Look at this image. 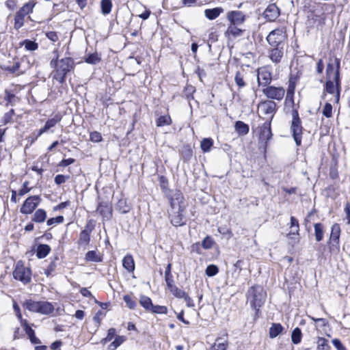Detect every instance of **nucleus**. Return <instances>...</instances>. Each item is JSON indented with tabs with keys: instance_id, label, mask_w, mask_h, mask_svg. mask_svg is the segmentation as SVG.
<instances>
[{
	"instance_id": "55",
	"label": "nucleus",
	"mask_w": 350,
	"mask_h": 350,
	"mask_svg": "<svg viewBox=\"0 0 350 350\" xmlns=\"http://www.w3.org/2000/svg\"><path fill=\"white\" fill-rule=\"evenodd\" d=\"M126 338L124 336H118L115 338V340L109 345L110 350H115L120 347Z\"/></svg>"
},
{
	"instance_id": "17",
	"label": "nucleus",
	"mask_w": 350,
	"mask_h": 350,
	"mask_svg": "<svg viewBox=\"0 0 350 350\" xmlns=\"http://www.w3.org/2000/svg\"><path fill=\"white\" fill-rule=\"evenodd\" d=\"M96 224V221L93 219L87 220L84 228L80 232L79 235L77 242L79 247H86L90 245L92 232L94 230Z\"/></svg>"
},
{
	"instance_id": "37",
	"label": "nucleus",
	"mask_w": 350,
	"mask_h": 350,
	"mask_svg": "<svg viewBox=\"0 0 350 350\" xmlns=\"http://www.w3.org/2000/svg\"><path fill=\"white\" fill-rule=\"evenodd\" d=\"M284 327L280 323H273L269 329V336L270 338H275L278 335L283 334Z\"/></svg>"
},
{
	"instance_id": "62",
	"label": "nucleus",
	"mask_w": 350,
	"mask_h": 350,
	"mask_svg": "<svg viewBox=\"0 0 350 350\" xmlns=\"http://www.w3.org/2000/svg\"><path fill=\"white\" fill-rule=\"evenodd\" d=\"M47 226L62 224L64 221V217L62 215H58L55 217H51L46 220Z\"/></svg>"
},
{
	"instance_id": "34",
	"label": "nucleus",
	"mask_w": 350,
	"mask_h": 350,
	"mask_svg": "<svg viewBox=\"0 0 350 350\" xmlns=\"http://www.w3.org/2000/svg\"><path fill=\"white\" fill-rule=\"evenodd\" d=\"M308 317L314 322V328L317 331H323L326 327L329 326V321L325 318H315L308 315Z\"/></svg>"
},
{
	"instance_id": "48",
	"label": "nucleus",
	"mask_w": 350,
	"mask_h": 350,
	"mask_svg": "<svg viewBox=\"0 0 350 350\" xmlns=\"http://www.w3.org/2000/svg\"><path fill=\"white\" fill-rule=\"evenodd\" d=\"M44 133L42 129L40 128L38 130L33 131L29 136L26 137L27 145L29 146H32L38 139Z\"/></svg>"
},
{
	"instance_id": "18",
	"label": "nucleus",
	"mask_w": 350,
	"mask_h": 350,
	"mask_svg": "<svg viewBox=\"0 0 350 350\" xmlns=\"http://www.w3.org/2000/svg\"><path fill=\"white\" fill-rule=\"evenodd\" d=\"M261 92L267 100L280 102L284 99L286 90L282 86L270 85L262 89Z\"/></svg>"
},
{
	"instance_id": "9",
	"label": "nucleus",
	"mask_w": 350,
	"mask_h": 350,
	"mask_svg": "<svg viewBox=\"0 0 350 350\" xmlns=\"http://www.w3.org/2000/svg\"><path fill=\"white\" fill-rule=\"evenodd\" d=\"M113 197L98 196V204L96 208L97 213L101 217L102 221H109L113 217Z\"/></svg>"
},
{
	"instance_id": "14",
	"label": "nucleus",
	"mask_w": 350,
	"mask_h": 350,
	"mask_svg": "<svg viewBox=\"0 0 350 350\" xmlns=\"http://www.w3.org/2000/svg\"><path fill=\"white\" fill-rule=\"evenodd\" d=\"M341 228L339 224L334 223L331 226L329 239L327 241V245L330 254H338L340 252V239Z\"/></svg>"
},
{
	"instance_id": "42",
	"label": "nucleus",
	"mask_w": 350,
	"mask_h": 350,
	"mask_svg": "<svg viewBox=\"0 0 350 350\" xmlns=\"http://www.w3.org/2000/svg\"><path fill=\"white\" fill-rule=\"evenodd\" d=\"M59 260L58 256H55L53 258H51V261L47 266V267L44 269V274L47 277H50L53 275L54 272L57 268V261Z\"/></svg>"
},
{
	"instance_id": "41",
	"label": "nucleus",
	"mask_w": 350,
	"mask_h": 350,
	"mask_svg": "<svg viewBox=\"0 0 350 350\" xmlns=\"http://www.w3.org/2000/svg\"><path fill=\"white\" fill-rule=\"evenodd\" d=\"M172 262H169L165 267L164 278L165 281L166 282L167 287L170 286L174 284V276L172 273Z\"/></svg>"
},
{
	"instance_id": "45",
	"label": "nucleus",
	"mask_w": 350,
	"mask_h": 350,
	"mask_svg": "<svg viewBox=\"0 0 350 350\" xmlns=\"http://www.w3.org/2000/svg\"><path fill=\"white\" fill-rule=\"evenodd\" d=\"M85 260L87 261H92L96 262H100L103 261V255L100 253H97L94 250L88 251L85 254Z\"/></svg>"
},
{
	"instance_id": "52",
	"label": "nucleus",
	"mask_w": 350,
	"mask_h": 350,
	"mask_svg": "<svg viewBox=\"0 0 350 350\" xmlns=\"http://www.w3.org/2000/svg\"><path fill=\"white\" fill-rule=\"evenodd\" d=\"M113 4L111 0H101L100 8L101 12L104 15L109 14L111 12Z\"/></svg>"
},
{
	"instance_id": "15",
	"label": "nucleus",
	"mask_w": 350,
	"mask_h": 350,
	"mask_svg": "<svg viewBox=\"0 0 350 350\" xmlns=\"http://www.w3.org/2000/svg\"><path fill=\"white\" fill-rule=\"evenodd\" d=\"M271 122H270V120H266L256 129L258 142L262 144L265 151L267 150L269 142L273 137Z\"/></svg>"
},
{
	"instance_id": "38",
	"label": "nucleus",
	"mask_w": 350,
	"mask_h": 350,
	"mask_svg": "<svg viewBox=\"0 0 350 350\" xmlns=\"http://www.w3.org/2000/svg\"><path fill=\"white\" fill-rule=\"evenodd\" d=\"M234 130L240 136L248 134L250 131L249 125L243 121L238 120L234 123Z\"/></svg>"
},
{
	"instance_id": "60",
	"label": "nucleus",
	"mask_w": 350,
	"mask_h": 350,
	"mask_svg": "<svg viewBox=\"0 0 350 350\" xmlns=\"http://www.w3.org/2000/svg\"><path fill=\"white\" fill-rule=\"evenodd\" d=\"M150 312L157 314H167L168 309L165 306L154 305Z\"/></svg>"
},
{
	"instance_id": "44",
	"label": "nucleus",
	"mask_w": 350,
	"mask_h": 350,
	"mask_svg": "<svg viewBox=\"0 0 350 350\" xmlns=\"http://www.w3.org/2000/svg\"><path fill=\"white\" fill-rule=\"evenodd\" d=\"M196 91V89L193 85L187 83L183 89V96L189 102L194 98L193 94Z\"/></svg>"
},
{
	"instance_id": "49",
	"label": "nucleus",
	"mask_w": 350,
	"mask_h": 350,
	"mask_svg": "<svg viewBox=\"0 0 350 350\" xmlns=\"http://www.w3.org/2000/svg\"><path fill=\"white\" fill-rule=\"evenodd\" d=\"M303 334L301 329L297 327L291 332V341L294 345H298L301 342Z\"/></svg>"
},
{
	"instance_id": "29",
	"label": "nucleus",
	"mask_w": 350,
	"mask_h": 350,
	"mask_svg": "<svg viewBox=\"0 0 350 350\" xmlns=\"http://www.w3.org/2000/svg\"><path fill=\"white\" fill-rule=\"evenodd\" d=\"M180 158L184 163H189L193 156V151L190 144H184L179 150Z\"/></svg>"
},
{
	"instance_id": "13",
	"label": "nucleus",
	"mask_w": 350,
	"mask_h": 350,
	"mask_svg": "<svg viewBox=\"0 0 350 350\" xmlns=\"http://www.w3.org/2000/svg\"><path fill=\"white\" fill-rule=\"evenodd\" d=\"M21 63L17 56H9L8 59L0 64V69L7 75L14 77L22 75L24 72L21 70Z\"/></svg>"
},
{
	"instance_id": "64",
	"label": "nucleus",
	"mask_w": 350,
	"mask_h": 350,
	"mask_svg": "<svg viewBox=\"0 0 350 350\" xmlns=\"http://www.w3.org/2000/svg\"><path fill=\"white\" fill-rule=\"evenodd\" d=\"M322 114L327 118L332 116V105L331 103H326L325 104L322 109Z\"/></svg>"
},
{
	"instance_id": "25",
	"label": "nucleus",
	"mask_w": 350,
	"mask_h": 350,
	"mask_svg": "<svg viewBox=\"0 0 350 350\" xmlns=\"http://www.w3.org/2000/svg\"><path fill=\"white\" fill-rule=\"evenodd\" d=\"M246 74L247 73L243 68L236 71L234 80L238 90H241L247 86Z\"/></svg>"
},
{
	"instance_id": "30",
	"label": "nucleus",
	"mask_w": 350,
	"mask_h": 350,
	"mask_svg": "<svg viewBox=\"0 0 350 350\" xmlns=\"http://www.w3.org/2000/svg\"><path fill=\"white\" fill-rule=\"evenodd\" d=\"M54 306L46 301H39L37 313L42 314H51L54 312Z\"/></svg>"
},
{
	"instance_id": "56",
	"label": "nucleus",
	"mask_w": 350,
	"mask_h": 350,
	"mask_svg": "<svg viewBox=\"0 0 350 350\" xmlns=\"http://www.w3.org/2000/svg\"><path fill=\"white\" fill-rule=\"evenodd\" d=\"M338 187L334 185H329L325 189V191L327 197L335 198L338 196Z\"/></svg>"
},
{
	"instance_id": "19",
	"label": "nucleus",
	"mask_w": 350,
	"mask_h": 350,
	"mask_svg": "<svg viewBox=\"0 0 350 350\" xmlns=\"http://www.w3.org/2000/svg\"><path fill=\"white\" fill-rule=\"evenodd\" d=\"M42 202L40 195H33L27 197L22 204L20 208V213L23 215H28L32 214Z\"/></svg>"
},
{
	"instance_id": "35",
	"label": "nucleus",
	"mask_w": 350,
	"mask_h": 350,
	"mask_svg": "<svg viewBox=\"0 0 350 350\" xmlns=\"http://www.w3.org/2000/svg\"><path fill=\"white\" fill-rule=\"evenodd\" d=\"M224 12L221 7H216L213 8H208L204 10V16L210 21L216 19L219 16Z\"/></svg>"
},
{
	"instance_id": "31",
	"label": "nucleus",
	"mask_w": 350,
	"mask_h": 350,
	"mask_svg": "<svg viewBox=\"0 0 350 350\" xmlns=\"http://www.w3.org/2000/svg\"><path fill=\"white\" fill-rule=\"evenodd\" d=\"M226 339L222 340L221 337H217L215 342L211 347L210 350H227L229 346V341L228 340V333L225 334Z\"/></svg>"
},
{
	"instance_id": "5",
	"label": "nucleus",
	"mask_w": 350,
	"mask_h": 350,
	"mask_svg": "<svg viewBox=\"0 0 350 350\" xmlns=\"http://www.w3.org/2000/svg\"><path fill=\"white\" fill-rule=\"evenodd\" d=\"M245 296L250 307L254 310L253 321L256 322L261 317V308L265 303L267 292L262 286L254 284L248 288Z\"/></svg>"
},
{
	"instance_id": "28",
	"label": "nucleus",
	"mask_w": 350,
	"mask_h": 350,
	"mask_svg": "<svg viewBox=\"0 0 350 350\" xmlns=\"http://www.w3.org/2000/svg\"><path fill=\"white\" fill-rule=\"evenodd\" d=\"M21 326L32 344L41 343V340L36 336L35 331L29 325L27 321H23Z\"/></svg>"
},
{
	"instance_id": "53",
	"label": "nucleus",
	"mask_w": 350,
	"mask_h": 350,
	"mask_svg": "<svg viewBox=\"0 0 350 350\" xmlns=\"http://www.w3.org/2000/svg\"><path fill=\"white\" fill-rule=\"evenodd\" d=\"M213 146V140L208 138H204L200 143V148L203 152H208Z\"/></svg>"
},
{
	"instance_id": "51",
	"label": "nucleus",
	"mask_w": 350,
	"mask_h": 350,
	"mask_svg": "<svg viewBox=\"0 0 350 350\" xmlns=\"http://www.w3.org/2000/svg\"><path fill=\"white\" fill-rule=\"evenodd\" d=\"M167 288L175 297L178 299H182V297H184L187 293L183 290H181L179 288H178L175 285V284L170 285V286L167 287Z\"/></svg>"
},
{
	"instance_id": "43",
	"label": "nucleus",
	"mask_w": 350,
	"mask_h": 350,
	"mask_svg": "<svg viewBox=\"0 0 350 350\" xmlns=\"http://www.w3.org/2000/svg\"><path fill=\"white\" fill-rule=\"evenodd\" d=\"M172 124V119L169 113L161 116L156 119V126L162 127L164 126H170Z\"/></svg>"
},
{
	"instance_id": "23",
	"label": "nucleus",
	"mask_w": 350,
	"mask_h": 350,
	"mask_svg": "<svg viewBox=\"0 0 350 350\" xmlns=\"http://www.w3.org/2000/svg\"><path fill=\"white\" fill-rule=\"evenodd\" d=\"M290 231L287 233L286 237L291 240H293L294 243H298L299 242V224L298 219L291 216L289 223Z\"/></svg>"
},
{
	"instance_id": "10",
	"label": "nucleus",
	"mask_w": 350,
	"mask_h": 350,
	"mask_svg": "<svg viewBox=\"0 0 350 350\" xmlns=\"http://www.w3.org/2000/svg\"><path fill=\"white\" fill-rule=\"evenodd\" d=\"M37 3V0H29L16 12L14 18V28L16 30H19L24 25L26 16L33 13Z\"/></svg>"
},
{
	"instance_id": "63",
	"label": "nucleus",
	"mask_w": 350,
	"mask_h": 350,
	"mask_svg": "<svg viewBox=\"0 0 350 350\" xmlns=\"http://www.w3.org/2000/svg\"><path fill=\"white\" fill-rule=\"evenodd\" d=\"M219 272V268L217 265H209L207 266L205 273L206 275L208 277H213L217 275Z\"/></svg>"
},
{
	"instance_id": "59",
	"label": "nucleus",
	"mask_w": 350,
	"mask_h": 350,
	"mask_svg": "<svg viewBox=\"0 0 350 350\" xmlns=\"http://www.w3.org/2000/svg\"><path fill=\"white\" fill-rule=\"evenodd\" d=\"M215 244L214 239L209 235H207L201 243L202 247L204 250H209Z\"/></svg>"
},
{
	"instance_id": "27",
	"label": "nucleus",
	"mask_w": 350,
	"mask_h": 350,
	"mask_svg": "<svg viewBox=\"0 0 350 350\" xmlns=\"http://www.w3.org/2000/svg\"><path fill=\"white\" fill-rule=\"evenodd\" d=\"M329 176L332 180L339 178L338 159L336 155H332L331 162L329 165Z\"/></svg>"
},
{
	"instance_id": "20",
	"label": "nucleus",
	"mask_w": 350,
	"mask_h": 350,
	"mask_svg": "<svg viewBox=\"0 0 350 350\" xmlns=\"http://www.w3.org/2000/svg\"><path fill=\"white\" fill-rule=\"evenodd\" d=\"M258 108L263 115L267 116L266 120H270V122H272L278 110L276 102L267 99L261 100L258 105Z\"/></svg>"
},
{
	"instance_id": "21",
	"label": "nucleus",
	"mask_w": 350,
	"mask_h": 350,
	"mask_svg": "<svg viewBox=\"0 0 350 350\" xmlns=\"http://www.w3.org/2000/svg\"><path fill=\"white\" fill-rule=\"evenodd\" d=\"M286 47L284 46H269L267 50V57L273 64L278 65L282 62Z\"/></svg>"
},
{
	"instance_id": "26",
	"label": "nucleus",
	"mask_w": 350,
	"mask_h": 350,
	"mask_svg": "<svg viewBox=\"0 0 350 350\" xmlns=\"http://www.w3.org/2000/svg\"><path fill=\"white\" fill-rule=\"evenodd\" d=\"M63 118V115L57 112L54 114L52 117L49 118L44 125L41 128L42 131L45 133L51 131L53 128H54L57 124L60 123Z\"/></svg>"
},
{
	"instance_id": "1",
	"label": "nucleus",
	"mask_w": 350,
	"mask_h": 350,
	"mask_svg": "<svg viewBox=\"0 0 350 350\" xmlns=\"http://www.w3.org/2000/svg\"><path fill=\"white\" fill-rule=\"evenodd\" d=\"M326 81L323 85V94L334 96L333 102L338 103L341 92L340 59L334 55L329 57L325 68Z\"/></svg>"
},
{
	"instance_id": "39",
	"label": "nucleus",
	"mask_w": 350,
	"mask_h": 350,
	"mask_svg": "<svg viewBox=\"0 0 350 350\" xmlns=\"http://www.w3.org/2000/svg\"><path fill=\"white\" fill-rule=\"evenodd\" d=\"M51 248L47 244H39L36 249V256L39 259L46 257L51 252Z\"/></svg>"
},
{
	"instance_id": "12",
	"label": "nucleus",
	"mask_w": 350,
	"mask_h": 350,
	"mask_svg": "<svg viewBox=\"0 0 350 350\" xmlns=\"http://www.w3.org/2000/svg\"><path fill=\"white\" fill-rule=\"evenodd\" d=\"M12 275L16 280L20 281L23 284L27 285L31 282L32 271L30 267H26L22 260L16 262Z\"/></svg>"
},
{
	"instance_id": "4",
	"label": "nucleus",
	"mask_w": 350,
	"mask_h": 350,
	"mask_svg": "<svg viewBox=\"0 0 350 350\" xmlns=\"http://www.w3.org/2000/svg\"><path fill=\"white\" fill-rule=\"evenodd\" d=\"M226 17L228 25L224 31L225 36L229 40L242 36L245 29L241 26L245 23L248 15L241 10H230L227 12Z\"/></svg>"
},
{
	"instance_id": "40",
	"label": "nucleus",
	"mask_w": 350,
	"mask_h": 350,
	"mask_svg": "<svg viewBox=\"0 0 350 350\" xmlns=\"http://www.w3.org/2000/svg\"><path fill=\"white\" fill-rule=\"evenodd\" d=\"M139 302L140 306L148 312H150L154 304L150 297L146 295H140Z\"/></svg>"
},
{
	"instance_id": "46",
	"label": "nucleus",
	"mask_w": 350,
	"mask_h": 350,
	"mask_svg": "<svg viewBox=\"0 0 350 350\" xmlns=\"http://www.w3.org/2000/svg\"><path fill=\"white\" fill-rule=\"evenodd\" d=\"M38 304H39V301H34L31 299H26L23 303L22 305L25 309H26L30 312L37 313Z\"/></svg>"
},
{
	"instance_id": "24",
	"label": "nucleus",
	"mask_w": 350,
	"mask_h": 350,
	"mask_svg": "<svg viewBox=\"0 0 350 350\" xmlns=\"http://www.w3.org/2000/svg\"><path fill=\"white\" fill-rule=\"evenodd\" d=\"M14 88L13 90L5 89L4 91V100L5 101V105H14L16 102L21 100L20 98L16 96L15 93L17 92L18 85H13Z\"/></svg>"
},
{
	"instance_id": "61",
	"label": "nucleus",
	"mask_w": 350,
	"mask_h": 350,
	"mask_svg": "<svg viewBox=\"0 0 350 350\" xmlns=\"http://www.w3.org/2000/svg\"><path fill=\"white\" fill-rule=\"evenodd\" d=\"M118 211L122 213H126L130 211L129 206L126 204L125 199H120L117 203Z\"/></svg>"
},
{
	"instance_id": "33",
	"label": "nucleus",
	"mask_w": 350,
	"mask_h": 350,
	"mask_svg": "<svg viewBox=\"0 0 350 350\" xmlns=\"http://www.w3.org/2000/svg\"><path fill=\"white\" fill-rule=\"evenodd\" d=\"M122 266L128 273H133L135 269V262L133 256L127 254L122 259Z\"/></svg>"
},
{
	"instance_id": "11",
	"label": "nucleus",
	"mask_w": 350,
	"mask_h": 350,
	"mask_svg": "<svg viewBox=\"0 0 350 350\" xmlns=\"http://www.w3.org/2000/svg\"><path fill=\"white\" fill-rule=\"evenodd\" d=\"M291 115L292 120L290 126L291 133L295 144L297 146H300L302 142L304 129L302 126V122L299 117L298 109H295L291 111Z\"/></svg>"
},
{
	"instance_id": "8",
	"label": "nucleus",
	"mask_w": 350,
	"mask_h": 350,
	"mask_svg": "<svg viewBox=\"0 0 350 350\" xmlns=\"http://www.w3.org/2000/svg\"><path fill=\"white\" fill-rule=\"evenodd\" d=\"M287 39L288 35L285 26L274 29L266 37L269 46H287Z\"/></svg>"
},
{
	"instance_id": "22",
	"label": "nucleus",
	"mask_w": 350,
	"mask_h": 350,
	"mask_svg": "<svg viewBox=\"0 0 350 350\" xmlns=\"http://www.w3.org/2000/svg\"><path fill=\"white\" fill-rule=\"evenodd\" d=\"M281 10L275 3H270L263 12V18L267 22L273 23L280 16Z\"/></svg>"
},
{
	"instance_id": "58",
	"label": "nucleus",
	"mask_w": 350,
	"mask_h": 350,
	"mask_svg": "<svg viewBox=\"0 0 350 350\" xmlns=\"http://www.w3.org/2000/svg\"><path fill=\"white\" fill-rule=\"evenodd\" d=\"M15 116V111L14 109H10L8 112L5 113L3 118L2 123L3 124H7L9 123H12L14 122V116Z\"/></svg>"
},
{
	"instance_id": "36",
	"label": "nucleus",
	"mask_w": 350,
	"mask_h": 350,
	"mask_svg": "<svg viewBox=\"0 0 350 350\" xmlns=\"http://www.w3.org/2000/svg\"><path fill=\"white\" fill-rule=\"evenodd\" d=\"M314 235L317 242H321L324 239L325 232V226L321 222L314 224Z\"/></svg>"
},
{
	"instance_id": "57",
	"label": "nucleus",
	"mask_w": 350,
	"mask_h": 350,
	"mask_svg": "<svg viewBox=\"0 0 350 350\" xmlns=\"http://www.w3.org/2000/svg\"><path fill=\"white\" fill-rule=\"evenodd\" d=\"M101 61L99 55L96 52L89 54L85 58V62L89 64H96Z\"/></svg>"
},
{
	"instance_id": "47",
	"label": "nucleus",
	"mask_w": 350,
	"mask_h": 350,
	"mask_svg": "<svg viewBox=\"0 0 350 350\" xmlns=\"http://www.w3.org/2000/svg\"><path fill=\"white\" fill-rule=\"evenodd\" d=\"M20 46H24L27 51H34L38 49V43L35 41L25 39L19 42Z\"/></svg>"
},
{
	"instance_id": "32",
	"label": "nucleus",
	"mask_w": 350,
	"mask_h": 350,
	"mask_svg": "<svg viewBox=\"0 0 350 350\" xmlns=\"http://www.w3.org/2000/svg\"><path fill=\"white\" fill-rule=\"evenodd\" d=\"M32 214L31 219L36 224H42L47 219V213L44 208H38Z\"/></svg>"
},
{
	"instance_id": "2",
	"label": "nucleus",
	"mask_w": 350,
	"mask_h": 350,
	"mask_svg": "<svg viewBox=\"0 0 350 350\" xmlns=\"http://www.w3.org/2000/svg\"><path fill=\"white\" fill-rule=\"evenodd\" d=\"M170 208L168 210V219L170 224L176 227H182L187 224L185 216L186 206L185 197L180 190H176L168 196Z\"/></svg>"
},
{
	"instance_id": "7",
	"label": "nucleus",
	"mask_w": 350,
	"mask_h": 350,
	"mask_svg": "<svg viewBox=\"0 0 350 350\" xmlns=\"http://www.w3.org/2000/svg\"><path fill=\"white\" fill-rule=\"evenodd\" d=\"M301 73L299 72L290 73L288 75V86L284 98V105L285 107L291 108L292 111L295 109H298L295 107V94L296 87L299 81Z\"/></svg>"
},
{
	"instance_id": "50",
	"label": "nucleus",
	"mask_w": 350,
	"mask_h": 350,
	"mask_svg": "<svg viewBox=\"0 0 350 350\" xmlns=\"http://www.w3.org/2000/svg\"><path fill=\"white\" fill-rule=\"evenodd\" d=\"M331 347L329 341L324 337L319 336L317 338V349L316 350H330Z\"/></svg>"
},
{
	"instance_id": "6",
	"label": "nucleus",
	"mask_w": 350,
	"mask_h": 350,
	"mask_svg": "<svg viewBox=\"0 0 350 350\" xmlns=\"http://www.w3.org/2000/svg\"><path fill=\"white\" fill-rule=\"evenodd\" d=\"M327 5V3H319L316 5L308 7L306 10V25L308 31L314 29L319 30L325 26L327 18L325 8Z\"/></svg>"
},
{
	"instance_id": "16",
	"label": "nucleus",
	"mask_w": 350,
	"mask_h": 350,
	"mask_svg": "<svg viewBox=\"0 0 350 350\" xmlns=\"http://www.w3.org/2000/svg\"><path fill=\"white\" fill-rule=\"evenodd\" d=\"M256 79L258 88L263 89L271 85L273 80V72L270 65H265L258 67L256 70Z\"/></svg>"
},
{
	"instance_id": "54",
	"label": "nucleus",
	"mask_w": 350,
	"mask_h": 350,
	"mask_svg": "<svg viewBox=\"0 0 350 350\" xmlns=\"http://www.w3.org/2000/svg\"><path fill=\"white\" fill-rule=\"evenodd\" d=\"M123 300L126 304V307L131 310H135L137 307V301L134 297L130 295H124L123 296Z\"/></svg>"
},
{
	"instance_id": "3",
	"label": "nucleus",
	"mask_w": 350,
	"mask_h": 350,
	"mask_svg": "<svg viewBox=\"0 0 350 350\" xmlns=\"http://www.w3.org/2000/svg\"><path fill=\"white\" fill-rule=\"evenodd\" d=\"M53 53L56 55L50 62V66L53 68L52 78L60 84H64L66 81L68 74L74 70L76 64L74 59L70 57L59 59L57 49H55Z\"/></svg>"
}]
</instances>
